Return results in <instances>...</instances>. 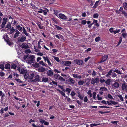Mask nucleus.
Wrapping results in <instances>:
<instances>
[{
    "label": "nucleus",
    "instance_id": "nucleus-1",
    "mask_svg": "<svg viewBox=\"0 0 127 127\" xmlns=\"http://www.w3.org/2000/svg\"><path fill=\"white\" fill-rule=\"evenodd\" d=\"M17 70L20 73V74H23L24 75V78L27 79L28 78V73H27V71L26 69L20 67H18Z\"/></svg>",
    "mask_w": 127,
    "mask_h": 127
},
{
    "label": "nucleus",
    "instance_id": "nucleus-2",
    "mask_svg": "<svg viewBox=\"0 0 127 127\" xmlns=\"http://www.w3.org/2000/svg\"><path fill=\"white\" fill-rule=\"evenodd\" d=\"M35 58L34 55H31L27 58V62L29 64L33 63L35 61Z\"/></svg>",
    "mask_w": 127,
    "mask_h": 127
},
{
    "label": "nucleus",
    "instance_id": "nucleus-3",
    "mask_svg": "<svg viewBox=\"0 0 127 127\" xmlns=\"http://www.w3.org/2000/svg\"><path fill=\"white\" fill-rule=\"evenodd\" d=\"M121 35L124 38H126L127 37V33L126 32L125 29H123L121 31Z\"/></svg>",
    "mask_w": 127,
    "mask_h": 127
},
{
    "label": "nucleus",
    "instance_id": "nucleus-4",
    "mask_svg": "<svg viewBox=\"0 0 127 127\" xmlns=\"http://www.w3.org/2000/svg\"><path fill=\"white\" fill-rule=\"evenodd\" d=\"M99 81V79L98 78H92L91 81V83L93 85L95 84V83H98Z\"/></svg>",
    "mask_w": 127,
    "mask_h": 127
},
{
    "label": "nucleus",
    "instance_id": "nucleus-5",
    "mask_svg": "<svg viewBox=\"0 0 127 127\" xmlns=\"http://www.w3.org/2000/svg\"><path fill=\"white\" fill-rule=\"evenodd\" d=\"M58 17L63 20H66L67 18V17L65 15L62 13L59 14Z\"/></svg>",
    "mask_w": 127,
    "mask_h": 127
},
{
    "label": "nucleus",
    "instance_id": "nucleus-6",
    "mask_svg": "<svg viewBox=\"0 0 127 127\" xmlns=\"http://www.w3.org/2000/svg\"><path fill=\"white\" fill-rule=\"evenodd\" d=\"M121 88L122 90L127 91V84L125 82L122 83Z\"/></svg>",
    "mask_w": 127,
    "mask_h": 127
},
{
    "label": "nucleus",
    "instance_id": "nucleus-7",
    "mask_svg": "<svg viewBox=\"0 0 127 127\" xmlns=\"http://www.w3.org/2000/svg\"><path fill=\"white\" fill-rule=\"evenodd\" d=\"M67 80L69 82V84L71 85L73 84L74 83L75 81L72 78H71L69 76H67Z\"/></svg>",
    "mask_w": 127,
    "mask_h": 127
},
{
    "label": "nucleus",
    "instance_id": "nucleus-8",
    "mask_svg": "<svg viewBox=\"0 0 127 127\" xmlns=\"http://www.w3.org/2000/svg\"><path fill=\"white\" fill-rule=\"evenodd\" d=\"M74 63L76 64L81 65L83 64V61L80 60L76 59L74 60Z\"/></svg>",
    "mask_w": 127,
    "mask_h": 127
},
{
    "label": "nucleus",
    "instance_id": "nucleus-9",
    "mask_svg": "<svg viewBox=\"0 0 127 127\" xmlns=\"http://www.w3.org/2000/svg\"><path fill=\"white\" fill-rule=\"evenodd\" d=\"M26 38L25 37L22 36L21 37H19L18 38V41L19 42H22L25 41Z\"/></svg>",
    "mask_w": 127,
    "mask_h": 127
},
{
    "label": "nucleus",
    "instance_id": "nucleus-10",
    "mask_svg": "<svg viewBox=\"0 0 127 127\" xmlns=\"http://www.w3.org/2000/svg\"><path fill=\"white\" fill-rule=\"evenodd\" d=\"M7 19L5 18H4L3 19V22L1 25V26L2 28H4L7 22Z\"/></svg>",
    "mask_w": 127,
    "mask_h": 127
},
{
    "label": "nucleus",
    "instance_id": "nucleus-11",
    "mask_svg": "<svg viewBox=\"0 0 127 127\" xmlns=\"http://www.w3.org/2000/svg\"><path fill=\"white\" fill-rule=\"evenodd\" d=\"M21 47L22 48L25 49L28 48L29 47L27 44L23 43L21 45Z\"/></svg>",
    "mask_w": 127,
    "mask_h": 127
},
{
    "label": "nucleus",
    "instance_id": "nucleus-12",
    "mask_svg": "<svg viewBox=\"0 0 127 127\" xmlns=\"http://www.w3.org/2000/svg\"><path fill=\"white\" fill-rule=\"evenodd\" d=\"M108 58V55H106L103 56L102 57V60L99 63H102L103 62L106 60Z\"/></svg>",
    "mask_w": 127,
    "mask_h": 127
},
{
    "label": "nucleus",
    "instance_id": "nucleus-13",
    "mask_svg": "<svg viewBox=\"0 0 127 127\" xmlns=\"http://www.w3.org/2000/svg\"><path fill=\"white\" fill-rule=\"evenodd\" d=\"M16 32L15 33L14 36V37L15 38L19 36V34L20 33V32H19L18 30H16Z\"/></svg>",
    "mask_w": 127,
    "mask_h": 127
},
{
    "label": "nucleus",
    "instance_id": "nucleus-14",
    "mask_svg": "<svg viewBox=\"0 0 127 127\" xmlns=\"http://www.w3.org/2000/svg\"><path fill=\"white\" fill-rule=\"evenodd\" d=\"M28 78L29 79H32L34 76V75L33 73H32L30 74L29 75L28 74Z\"/></svg>",
    "mask_w": 127,
    "mask_h": 127
},
{
    "label": "nucleus",
    "instance_id": "nucleus-15",
    "mask_svg": "<svg viewBox=\"0 0 127 127\" xmlns=\"http://www.w3.org/2000/svg\"><path fill=\"white\" fill-rule=\"evenodd\" d=\"M119 86V83L116 82L115 81L112 85V86L114 88H118Z\"/></svg>",
    "mask_w": 127,
    "mask_h": 127
},
{
    "label": "nucleus",
    "instance_id": "nucleus-16",
    "mask_svg": "<svg viewBox=\"0 0 127 127\" xmlns=\"http://www.w3.org/2000/svg\"><path fill=\"white\" fill-rule=\"evenodd\" d=\"M39 63V64L43 66H45L46 67H48V66L46 64H45L44 63V62L42 61H40Z\"/></svg>",
    "mask_w": 127,
    "mask_h": 127
},
{
    "label": "nucleus",
    "instance_id": "nucleus-17",
    "mask_svg": "<svg viewBox=\"0 0 127 127\" xmlns=\"http://www.w3.org/2000/svg\"><path fill=\"white\" fill-rule=\"evenodd\" d=\"M45 69L43 67H39L37 69L38 71L40 72H44L45 70Z\"/></svg>",
    "mask_w": 127,
    "mask_h": 127
},
{
    "label": "nucleus",
    "instance_id": "nucleus-18",
    "mask_svg": "<svg viewBox=\"0 0 127 127\" xmlns=\"http://www.w3.org/2000/svg\"><path fill=\"white\" fill-rule=\"evenodd\" d=\"M72 76L73 77L75 78H78L79 79L81 78V76L78 74H72Z\"/></svg>",
    "mask_w": 127,
    "mask_h": 127
},
{
    "label": "nucleus",
    "instance_id": "nucleus-19",
    "mask_svg": "<svg viewBox=\"0 0 127 127\" xmlns=\"http://www.w3.org/2000/svg\"><path fill=\"white\" fill-rule=\"evenodd\" d=\"M113 71L114 72H115L117 74H119L121 75L122 74H124L122 73L121 71L117 69H115L113 70Z\"/></svg>",
    "mask_w": 127,
    "mask_h": 127
},
{
    "label": "nucleus",
    "instance_id": "nucleus-20",
    "mask_svg": "<svg viewBox=\"0 0 127 127\" xmlns=\"http://www.w3.org/2000/svg\"><path fill=\"white\" fill-rule=\"evenodd\" d=\"M65 63H64V65L66 66H69L71 64V62L70 61H64Z\"/></svg>",
    "mask_w": 127,
    "mask_h": 127
},
{
    "label": "nucleus",
    "instance_id": "nucleus-21",
    "mask_svg": "<svg viewBox=\"0 0 127 127\" xmlns=\"http://www.w3.org/2000/svg\"><path fill=\"white\" fill-rule=\"evenodd\" d=\"M113 70H110L108 72V73L106 75V77H110V75H112V72Z\"/></svg>",
    "mask_w": 127,
    "mask_h": 127
},
{
    "label": "nucleus",
    "instance_id": "nucleus-22",
    "mask_svg": "<svg viewBox=\"0 0 127 127\" xmlns=\"http://www.w3.org/2000/svg\"><path fill=\"white\" fill-rule=\"evenodd\" d=\"M47 75L49 76H51L53 75V72L51 70L48 71L47 72Z\"/></svg>",
    "mask_w": 127,
    "mask_h": 127
},
{
    "label": "nucleus",
    "instance_id": "nucleus-23",
    "mask_svg": "<svg viewBox=\"0 0 127 127\" xmlns=\"http://www.w3.org/2000/svg\"><path fill=\"white\" fill-rule=\"evenodd\" d=\"M57 90L62 96L64 97H65V94L64 92L58 89H57Z\"/></svg>",
    "mask_w": 127,
    "mask_h": 127
},
{
    "label": "nucleus",
    "instance_id": "nucleus-24",
    "mask_svg": "<svg viewBox=\"0 0 127 127\" xmlns=\"http://www.w3.org/2000/svg\"><path fill=\"white\" fill-rule=\"evenodd\" d=\"M9 30H10V31L9 33L11 34H12L15 31V30L14 28L13 27H12Z\"/></svg>",
    "mask_w": 127,
    "mask_h": 127
},
{
    "label": "nucleus",
    "instance_id": "nucleus-25",
    "mask_svg": "<svg viewBox=\"0 0 127 127\" xmlns=\"http://www.w3.org/2000/svg\"><path fill=\"white\" fill-rule=\"evenodd\" d=\"M23 33L26 36H29V34L27 33V32L25 29V28L23 27Z\"/></svg>",
    "mask_w": 127,
    "mask_h": 127
},
{
    "label": "nucleus",
    "instance_id": "nucleus-26",
    "mask_svg": "<svg viewBox=\"0 0 127 127\" xmlns=\"http://www.w3.org/2000/svg\"><path fill=\"white\" fill-rule=\"evenodd\" d=\"M98 21L97 20H94L93 21V23L95 24V25L98 27L99 26V24L97 23Z\"/></svg>",
    "mask_w": 127,
    "mask_h": 127
},
{
    "label": "nucleus",
    "instance_id": "nucleus-27",
    "mask_svg": "<svg viewBox=\"0 0 127 127\" xmlns=\"http://www.w3.org/2000/svg\"><path fill=\"white\" fill-rule=\"evenodd\" d=\"M17 28L20 32H22L23 31L22 27L20 25H17L16 26Z\"/></svg>",
    "mask_w": 127,
    "mask_h": 127
},
{
    "label": "nucleus",
    "instance_id": "nucleus-28",
    "mask_svg": "<svg viewBox=\"0 0 127 127\" xmlns=\"http://www.w3.org/2000/svg\"><path fill=\"white\" fill-rule=\"evenodd\" d=\"M35 81L37 82H39V76L38 75H37L35 77Z\"/></svg>",
    "mask_w": 127,
    "mask_h": 127
},
{
    "label": "nucleus",
    "instance_id": "nucleus-29",
    "mask_svg": "<svg viewBox=\"0 0 127 127\" xmlns=\"http://www.w3.org/2000/svg\"><path fill=\"white\" fill-rule=\"evenodd\" d=\"M32 65L33 67L35 68H38L39 66V64L37 63L33 64Z\"/></svg>",
    "mask_w": 127,
    "mask_h": 127
},
{
    "label": "nucleus",
    "instance_id": "nucleus-30",
    "mask_svg": "<svg viewBox=\"0 0 127 127\" xmlns=\"http://www.w3.org/2000/svg\"><path fill=\"white\" fill-rule=\"evenodd\" d=\"M10 65L9 64H7L5 65V68L7 69H9L10 68Z\"/></svg>",
    "mask_w": 127,
    "mask_h": 127
},
{
    "label": "nucleus",
    "instance_id": "nucleus-31",
    "mask_svg": "<svg viewBox=\"0 0 127 127\" xmlns=\"http://www.w3.org/2000/svg\"><path fill=\"white\" fill-rule=\"evenodd\" d=\"M99 2V1H97L95 3L94 5L93 8H95L98 5V3Z\"/></svg>",
    "mask_w": 127,
    "mask_h": 127
},
{
    "label": "nucleus",
    "instance_id": "nucleus-32",
    "mask_svg": "<svg viewBox=\"0 0 127 127\" xmlns=\"http://www.w3.org/2000/svg\"><path fill=\"white\" fill-rule=\"evenodd\" d=\"M84 83V81L81 80H80L78 82V84L80 85H82Z\"/></svg>",
    "mask_w": 127,
    "mask_h": 127
},
{
    "label": "nucleus",
    "instance_id": "nucleus-33",
    "mask_svg": "<svg viewBox=\"0 0 127 127\" xmlns=\"http://www.w3.org/2000/svg\"><path fill=\"white\" fill-rule=\"evenodd\" d=\"M60 76L58 74H55L54 75V78L57 79H59Z\"/></svg>",
    "mask_w": 127,
    "mask_h": 127
},
{
    "label": "nucleus",
    "instance_id": "nucleus-34",
    "mask_svg": "<svg viewBox=\"0 0 127 127\" xmlns=\"http://www.w3.org/2000/svg\"><path fill=\"white\" fill-rule=\"evenodd\" d=\"M5 96L4 93H3L1 91H0V96H1V99L3 98Z\"/></svg>",
    "mask_w": 127,
    "mask_h": 127
},
{
    "label": "nucleus",
    "instance_id": "nucleus-35",
    "mask_svg": "<svg viewBox=\"0 0 127 127\" xmlns=\"http://www.w3.org/2000/svg\"><path fill=\"white\" fill-rule=\"evenodd\" d=\"M48 80V78H47L43 77L42 79V81L44 82H47Z\"/></svg>",
    "mask_w": 127,
    "mask_h": 127
},
{
    "label": "nucleus",
    "instance_id": "nucleus-36",
    "mask_svg": "<svg viewBox=\"0 0 127 127\" xmlns=\"http://www.w3.org/2000/svg\"><path fill=\"white\" fill-rule=\"evenodd\" d=\"M123 6L124 9H126L127 8V3L124 2L123 4Z\"/></svg>",
    "mask_w": 127,
    "mask_h": 127
},
{
    "label": "nucleus",
    "instance_id": "nucleus-37",
    "mask_svg": "<svg viewBox=\"0 0 127 127\" xmlns=\"http://www.w3.org/2000/svg\"><path fill=\"white\" fill-rule=\"evenodd\" d=\"M100 90L102 91H107V88H106L103 87H101L100 88Z\"/></svg>",
    "mask_w": 127,
    "mask_h": 127
},
{
    "label": "nucleus",
    "instance_id": "nucleus-38",
    "mask_svg": "<svg viewBox=\"0 0 127 127\" xmlns=\"http://www.w3.org/2000/svg\"><path fill=\"white\" fill-rule=\"evenodd\" d=\"M110 79H108L105 82V83L107 85H109L110 84Z\"/></svg>",
    "mask_w": 127,
    "mask_h": 127
},
{
    "label": "nucleus",
    "instance_id": "nucleus-39",
    "mask_svg": "<svg viewBox=\"0 0 127 127\" xmlns=\"http://www.w3.org/2000/svg\"><path fill=\"white\" fill-rule=\"evenodd\" d=\"M99 16V15L98 13H95L93 15V17L95 18H97Z\"/></svg>",
    "mask_w": 127,
    "mask_h": 127
},
{
    "label": "nucleus",
    "instance_id": "nucleus-40",
    "mask_svg": "<svg viewBox=\"0 0 127 127\" xmlns=\"http://www.w3.org/2000/svg\"><path fill=\"white\" fill-rule=\"evenodd\" d=\"M43 58L44 59L45 61H48L49 60L48 57L47 56L45 57L44 56L43 57Z\"/></svg>",
    "mask_w": 127,
    "mask_h": 127
},
{
    "label": "nucleus",
    "instance_id": "nucleus-41",
    "mask_svg": "<svg viewBox=\"0 0 127 127\" xmlns=\"http://www.w3.org/2000/svg\"><path fill=\"white\" fill-rule=\"evenodd\" d=\"M11 27H11V25L10 24H8L6 26V28L8 29V30H9Z\"/></svg>",
    "mask_w": 127,
    "mask_h": 127
},
{
    "label": "nucleus",
    "instance_id": "nucleus-42",
    "mask_svg": "<svg viewBox=\"0 0 127 127\" xmlns=\"http://www.w3.org/2000/svg\"><path fill=\"white\" fill-rule=\"evenodd\" d=\"M53 57L54 58V59L58 62H60V60H59L58 57H56L54 56H53Z\"/></svg>",
    "mask_w": 127,
    "mask_h": 127
},
{
    "label": "nucleus",
    "instance_id": "nucleus-43",
    "mask_svg": "<svg viewBox=\"0 0 127 127\" xmlns=\"http://www.w3.org/2000/svg\"><path fill=\"white\" fill-rule=\"evenodd\" d=\"M65 91L68 92L67 94H69L71 92V89L68 88H67L66 89Z\"/></svg>",
    "mask_w": 127,
    "mask_h": 127
},
{
    "label": "nucleus",
    "instance_id": "nucleus-44",
    "mask_svg": "<svg viewBox=\"0 0 127 127\" xmlns=\"http://www.w3.org/2000/svg\"><path fill=\"white\" fill-rule=\"evenodd\" d=\"M118 96L119 98L121 101H123V98L121 95H118Z\"/></svg>",
    "mask_w": 127,
    "mask_h": 127
},
{
    "label": "nucleus",
    "instance_id": "nucleus-45",
    "mask_svg": "<svg viewBox=\"0 0 127 127\" xmlns=\"http://www.w3.org/2000/svg\"><path fill=\"white\" fill-rule=\"evenodd\" d=\"M58 11L56 10H54V14H55L57 17H58Z\"/></svg>",
    "mask_w": 127,
    "mask_h": 127
},
{
    "label": "nucleus",
    "instance_id": "nucleus-46",
    "mask_svg": "<svg viewBox=\"0 0 127 127\" xmlns=\"http://www.w3.org/2000/svg\"><path fill=\"white\" fill-rule=\"evenodd\" d=\"M96 93L94 92L93 93V96L94 99H95L96 98Z\"/></svg>",
    "mask_w": 127,
    "mask_h": 127
},
{
    "label": "nucleus",
    "instance_id": "nucleus-47",
    "mask_svg": "<svg viewBox=\"0 0 127 127\" xmlns=\"http://www.w3.org/2000/svg\"><path fill=\"white\" fill-rule=\"evenodd\" d=\"M50 84L52 85H57V83L56 82L54 81H52V82H50Z\"/></svg>",
    "mask_w": 127,
    "mask_h": 127
},
{
    "label": "nucleus",
    "instance_id": "nucleus-48",
    "mask_svg": "<svg viewBox=\"0 0 127 127\" xmlns=\"http://www.w3.org/2000/svg\"><path fill=\"white\" fill-rule=\"evenodd\" d=\"M17 67L16 65L15 64L13 65L11 67V68L12 69H15Z\"/></svg>",
    "mask_w": 127,
    "mask_h": 127
},
{
    "label": "nucleus",
    "instance_id": "nucleus-49",
    "mask_svg": "<svg viewBox=\"0 0 127 127\" xmlns=\"http://www.w3.org/2000/svg\"><path fill=\"white\" fill-rule=\"evenodd\" d=\"M112 77L113 78H114L116 77L117 75L116 73L114 72H112L111 75Z\"/></svg>",
    "mask_w": 127,
    "mask_h": 127
},
{
    "label": "nucleus",
    "instance_id": "nucleus-50",
    "mask_svg": "<svg viewBox=\"0 0 127 127\" xmlns=\"http://www.w3.org/2000/svg\"><path fill=\"white\" fill-rule=\"evenodd\" d=\"M78 97L79 98L83 100V96L79 94L78 95Z\"/></svg>",
    "mask_w": 127,
    "mask_h": 127
},
{
    "label": "nucleus",
    "instance_id": "nucleus-51",
    "mask_svg": "<svg viewBox=\"0 0 127 127\" xmlns=\"http://www.w3.org/2000/svg\"><path fill=\"white\" fill-rule=\"evenodd\" d=\"M121 14H123L125 17L127 18V13L125 11H123L121 13Z\"/></svg>",
    "mask_w": 127,
    "mask_h": 127
},
{
    "label": "nucleus",
    "instance_id": "nucleus-52",
    "mask_svg": "<svg viewBox=\"0 0 127 127\" xmlns=\"http://www.w3.org/2000/svg\"><path fill=\"white\" fill-rule=\"evenodd\" d=\"M70 95H71L72 97H73V96L75 95V93L73 91L71 92Z\"/></svg>",
    "mask_w": 127,
    "mask_h": 127
},
{
    "label": "nucleus",
    "instance_id": "nucleus-53",
    "mask_svg": "<svg viewBox=\"0 0 127 127\" xmlns=\"http://www.w3.org/2000/svg\"><path fill=\"white\" fill-rule=\"evenodd\" d=\"M110 102L111 103V104H113L114 105L117 104H118V103L117 102L111 100L110 101Z\"/></svg>",
    "mask_w": 127,
    "mask_h": 127
},
{
    "label": "nucleus",
    "instance_id": "nucleus-54",
    "mask_svg": "<svg viewBox=\"0 0 127 127\" xmlns=\"http://www.w3.org/2000/svg\"><path fill=\"white\" fill-rule=\"evenodd\" d=\"M122 41V37H120V40L119 41V42H118V44L116 46H117L119 45V44H120L121 43V42Z\"/></svg>",
    "mask_w": 127,
    "mask_h": 127
},
{
    "label": "nucleus",
    "instance_id": "nucleus-55",
    "mask_svg": "<svg viewBox=\"0 0 127 127\" xmlns=\"http://www.w3.org/2000/svg\"><path fill=\"white\" fill-rule=\"evenodd\" d=\"M109 31L110 32L112 33H114V30L113 29V28H110Z\"/></svg>",
    "mask_w": 127,
    "mask_h": 127
},
{
    "label": "nucleus",
    "instance_id": "nucleus-56",
    "mask_svg": "<svg viewBox=\"0 0 127 127\" xmlns=\"http://www.w3.org/2000/svg\"><path fill=\"white\" fill-rule=\"evenodd\" d=\"M107 96L110 99H112L113 98L112 96L110 94H108Z\"/></svg>",
    "mask_w": 127,
    "mask_h": 127
},
{
    "label": "nucleus",
    "instance_id": "nucleus-57",
    "mask_svg": "<svg viewBox=\"0 0 127 127\" xmlns=\"http://www.w3.org/2000/svg\"><path fill=\"white\" fill-rule=\"evenodd\" d=\"M100 37H97L95 38V40L96 42H98L100 40Z\"/></svg>",
    "mask_w": 127,
    "mask_h": 127
},
{
    "label": "nucleus",
    "instance_id": "nucleus-58",
    "mask_svg": "<svg viewBox=\"0 0 127 127\" xmlns=\"http://www.w3.org/2000/svg\"><path fill=\"white\" fill-rule=\"evenodd\" d=\"M60 80L62 81H65V79L63 77L61 76L60 77L59 79Z\"/></svg>",
    "mask_w": 127,
    "mask_h": 127
},
{
    "label": "nucleus",
    "instance_id": "nucleus-59",
    "mask_svg": "<svg viewBox=\"0 0 127 127\" xmlns=\"http://www.w3.org/2000/svg\"><path fill=\"white\" fill-rule=\"evenodd\" d=\"M55 26L57 30H61L62 29V28L61 27L59 26H57L56 25H55Z\"/></svg>",
    "mask_w": 127,
    "mask_h": 127
},
{
    "label": "nucleus",
    "instance_id": "nucleus-60",
    "mask_svg": "<svg viewBox=\"0 0 127 127\" xmlns=\"http://www.w3.org/2000/svg\"><path fill=\"white\" fill-rule=\"evenodd\" d=\"M87 23V21L85 20H83L82 21L81 23L83 25Z\"/></svg>",
    "mask_w": 127,
    "mask_h": 127
},
{
    "label": "nucleus",
    "instance_id": "nucleus-61",
    "mask_svg": "<svg viewBox=\"0 0 127 127\" xmlns=\"http://www.w3.org/2000/svg\"><path fill=\"white\" fill-rule=\"evenodd\" d=\"M31 52V51L30 50V49L26 50L25 51V53L26 54L29 53H30Z\"/></svg>",
    "mask_w": 127,
    "mask_h": 127
},
{
    "label": "nucleus",
    "instance_id": "nucleus-62",
    "mask_svg": "<svg viewBox=\"0 0 127 127\" xmlns=\"http://www.w3.org/2000/svg\"><path fill=\"white\" fill-rule=\"evenodd\" d=\"M97 97L98 98V100H101L102 99V98L101 97H99V94L97 95Z\"/></svg>",
    "mask_w": 127,
    "mask_h": 127
},
{
    "label": "nucleus",
    "instance_id": "nucleus-63",
    "mask_svg": "<svg viewBox=\"0 0 127 127\" xmlns=\"http://www.w3.org/2000/svg\"><path fill=\"white\" fill-rule=\"evenodd\" d=\"M100 82L101 83H103L104 82H105V80L103 79H100L99 80Z\"/></svg>",
    "mask_w": 127,
    "mask_h": 127
},
{
    "label": "nucleus",
    "instance_id": "nucleus-64",
    "mask_svg": "<svg viewBox=\"0 0 127 127\" xmlns=\"http://www.w3.org/2000/svg\"><path fill=\"white\" fill-rule=\"evenodd\" d=\"M38 26L39 28L41 29H42L43 28V27L42 26L41 24H39L38 25Z\"/></svg>",
    "mask_w": 127,
    "mask_h": 127
}]
</instances>
